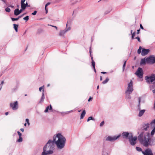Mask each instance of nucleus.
<instances>
[{
    "label": "nucleus",
    "instance_id": "bf43d9fd",
    "mask_svg": "<svg viewBox=\"0 0 155 155\" xmlns=\"http://www.w3.org/2000/svg\"><path fill=\"white\" fill-rule=\"evenodd\" d=\"M152 91L153 93H155V89L152 90Z\"/></svg>",
    "mask_w": 155,
    "mask_h": 155
},
{
    "label": "nucleus",
    "instance_id": "20e7f679",
    "mask_svg": "<svg viewBox=\"0 0 155 155\" xmlns=\"http://www.w3.org/2000/svg\"><path fill=\"white\" fill-rule=\"evenodd\" d=\"M133 91V82L131 80L130 82L128 84V87L126 91V94H130L132 93Z\"/></svg>",
    "mask_w": 155,
    "mask_h": 155
},
{
    "label": "nucleus",
    "instance_id": "0eeeda50",
    "mask_svg": "<svg viewBox=\"0 0 155 155\" xmlns=\"http://www.w3.org/2000/svg\"><path fill=\"white\" fill-rule=\"evenodd\" d=\"M146 61L147 63L152 64L155 62V57L153 56H150L146 58Z\"/></svg>",
    "mask_w": 155,
    "mask_h": 155
},
{
    "label": "nucleus",
    "instance_id": "5701e85b",
    "mask_svg": "<svg viewBox=\"0 0 155 155\" xmlns=\"http://www.w3.org/2000/svg\"><path fill=\"white\" fill-rule=\"evenodd\" d=\"M66 32V31L65 30L63 31H61L59 33V35L60 36H63Z\"/></svg>",
    "mask_w": 155,
    "mask_h": 155
},
{
    "label": "nucleus",
    "instance_id": "4468645a",
    "mask_svg": "<svg viewBox=\"0 0 155 155\" xmlns=\"http://www.w3.org/2000/svg\"><path fill=\"white\" fill-rule=\"evenodd\" d=\"M52 143V141L51 140H49L47 143H46V145L45 146L46 147H47L48 149H49L50 148L51 146Z\"/></svg>",
    "mask_w": 155,
    "mask_h": 155
},
{
    "label": "nucleus",
    "instance_id": "7ed1b4c3",
    "mask_svg": "<svg viewBox=\"0 0 155 155\" xmlns=\"http://www.w3.org/2000/svg\"><path fill=\"white\" fill-rule=\"evenodd\" d=\"M146 81L148 84H153L155 83V74H152L151 75L146 77Z\"/></svg>",
    "mask_w": 155,
    "mask_h": 155
},
{
    "label": "nucleus",
    "instance_id": "e433bc0d",
    "mask_svg": "<svg viewBox=\"0 0 155 155\" xmlns=\"http://www.w3.org/2000/svg\"><path fill=\"white\" fill-rule=\"evenodd\" d=\"M126 98L127 99H130L131 98V96L129 95V94H126Z\"/></svg>",
    "mask_w": 155,
    "mask_h": 155
},
{
    "label": "nucleus",
    "instance_id": "ea45409f",
    "mask_svg": "<svg viewBox=\"0 0 155 155\" xmlns=\"http://www.w3.org/2000/svg\"><path fill=\"white\" fill-rule=\"evenodd\" d=\"M37 13V11H35L34 12L31 13V15H36Z\"/></svg>",
    "mask_w": 155,
    "mask_h": 155
},
{
    "label": "nucleus",
    "instance_id": "864d4df0",
    "mask_svg": "<svg viewBox=\"0 0 155 155\" xmlns=\"http://www.w3.org/2000/svg\"><path fill=\"white\" fill-rule=\"evenodd\" d=\"M20 130L22 132H24V129L23 128H21L20 129Z\"/></svg>",
    "mask_w": 155,
    "mask_h": 155
},
{
    "label": "nucleus",
    "instance_id": "a19ab883",
    "mask_svg": "<svg viewBox=\"0 0 155 155\" xmlns=\"http://www.w3.org/2000/svg\"><path fill=\"white\" fill-rule=\"evenodd\" d=\"M135 32H134L132 34V38L133 39L134 38V37L135 36Z\"/></svg>",
    "mask_w": 155,
    "mask_h": 155
},
{
    "label": "nucleus",
    "instance_id": "6ab92c4d",
    "mask_svg": "<svg viewBox=\"0 0 155 155\" xmlns=\"http://www.w3.org/2000/svg\"><path fill=\"white\" fill-rule=\"evenodd\" d=\"M86 114V112L85 110H84L82 112V113H81V117L80 119H83L85 115Z\"/></svg>",
    "mask_w": 155,
    "mask_h": 155
},
{
    "label": "nucleus",
    "instance_id": "bb28decb",
    "mask_svg": "<svg viewBox=\"0 0 155 155\" xmlns=\"http://www.w3.org/2000/svg\"><path fill=\"white\" fill-rule=\"evenodd\" d=\"M109 79L108 78H106V79L102 83L104 84H105L108 81Z\"/></svg>",
    "mask_w": 155,
    "mask_h": 155
},
{
    "label": "nucleus",
    "instance_id": "774afa93",
    "mask_svg": "<svg viewBox=\"0 0 155 155\" xmlns=\"http://www.w3.org/2000/svg\"><path fill=\"white\" fill-rule=\"evenodd\" d=\"M99 88V85H98L97 86V89H98Z\"/></svg>",
    "mask_w": 155,
    "mask_h": 155
},
{
    "label": "nucleus",
    "instance_id": "f3484780",
    "mask_svg": "<svg viewBox=\"0 0 155 155\" xmlns=\"http://www.w3.org/2000/svg\"><path fill=\"white\" fill-rule=\"evenodd\" d=\"M145 111V110H140L138 116L139 117L142 116Z\"/></svg>",
    "mask_w": 155,
    "mask_h": 155
},
{
    "label": "nucleus",
    "instance_id": "f704fd0d",
    "mask_svg": "<svg viewBox=\"0 0 155 155\" xmlns=\"http://www.w3.org/2000/svg\"><path fill=\"white\" fill-rule=\"evenodd\" d=\"M23 19L26 21H27L29 19V17L28 16H27L23 18Z\"/></svg>",
    "mask_w": 155,
    "mask_h": 155
},
{
    "label": "nucleus",
    "instance_id": "5fc2aeb1",
    "mask_svg": "<svg viewBox=\"0 0 155 155\" xmlns=\"http://www.w3.org/2000/svg\"><path fill=\"white\" fill-rule=\"evenodd\" d=\"M22 10H23L22 9L20 10H19V14L21 13V12H22Z\"/></svg>",
    "mask_w": 155,
    "mask_h": 155
},
{
    "label": "nucleus",
    "instance_id": "4d7b16f0",
    "mask_svg": "<svg viewBox=\"0 0 155 155\" xmlns=\"http://www.w3.org/2000/svg\"><path fill=\"white\" fill-rule=\"evenodd\" d=\"M52 109V107L50 105V107H49V110H51Z\"/></svg>",
    "mask_w": 155,
    "mask_h": 155
},
{
    "label": "nucleus",
    "instance_id": "a18cd8bd",
    "mask_svg": "<svg viewBox=\"0 0 155 155\" xmlns=\"http://www.w3.org/2000/svg\"><path fill=\"white\" fill-rule=\"evenodd\" d=\"M138 40V41H139V42H140V37H139V36H137V38H136Z\"/></svg>",
    "mask_w": 155,
    "mask_h": 155
},
{
    "label": "nucleus",
    "instance_id": "49530a36",
    "mask_svg": "<svg viewBox=\"0 0 155 155\" xmlns=\"http://www.w3.org/2000/svg\"><path fill=\"white\" fill-rule=\"evenodd\" d=\"M140 101H141L140 98V97H139L138 98V102H139V104H140Z\"/></svg>",
    "mask_w": 155,
    "mask_h": 155
},
{
    "label": "nucleus",
    "instance_id": "412c9836",
    "mask_svg": "<svg viewBox=\"0 0 155 155\" xmlns=\"http://www.w3.org/2000/svg\"><path fill=\"white\" fill-rule=\"evenodd\" d=\"M14 14L15 15H18L19 14V9L18 8L14 10Z\"/></svg>",
    "mask_w": 155,
    "mask_h": 155
},
{
    "label": "nucleus",
    "instance_id": "052dcab7",
    "mask_svg": "<svg viewBox=\"0 0 155 155\" xmlns=\"http://www.w3.org/2000/svg\"><path fill=\"white\" fill-rule=\"evenodd\" d=\"M8 112H6V113H5V115H8Z\"/></svg>",
    "mask_w": 155,
    "mask_h": 155
},
{
    "label": "nucleus",
    "instance_id": "ddd939ff",
    "mask_svg": "<svg viewBox=\"0 0 155 155\" xmlns=\"http://www.w3.org/2000/svg\"><path fill=\"white\" fill-rule=\"evenodd\" d=\"M149 51V49H143L141 52V55L142 56H144L147 54Z\"/></svg>",
    "mask_w": 155,
    "mask_h": 155
},
{
    "label": "nucleus",
    "instance_id": "7c9ffc66",
    "mask_svg": "<svg viewBox=\"0 0 155 155\" xmlns=\"http://www.w3.org/2000/svg\"><path fill=\"white\" fill-rule=\"evenodd\" d=\"M94 119L93 118V117H89L87 120V121L88 122L90 120H94Z\"/></svg>",
    "mask_w": 155,
    "mask_h": 155
},
{
    "label": "nucleus",
    "instance_id": "9d476101",
    "mask_svg": "<svg viewBox=\"0 0 155 155\" xmlns=\"http://www.w3.org/2000/svg\"><path fill=\"white\" fill-rule=\"evenodd\" d=\"M48 149L45 147H44L43 148V151L41 155H47L49 154H51L53 153V151L52 150H49L46 151Z\"/></svg>",
    "mask_w": 155,
    "mask_h": 155
},
{
    "label": "nucleus",
    "instance_id": "a211bd4d",
    "mask_svg": "<svg viewBox=\"0 0 155 155\" xmlns=\"http://www.w3.org/2000/svg\"><path fill=\"white\" fill-rule=\"evenodd\" d=\"M146 63H147L146 61V58L142 59L140 61V64L141 65L144 64Z\"/></svg>",
    "mask_w": 155,
    "mask_h": 155
},
{
    "label": "nucleus",
    "instance_id": "aec40b11",
    "mask_svg": "<svg viewBox=\"0 0 155 155\" xmlns=\"http://www.w3.org/2000/svg\"><path fill=\"white\" fill-rule=\"evenodd\" d=\"M45 98V97L44 93V92H43L42 94V97H41V99L39 101V103H41V102H43Z\"/></svg>",
    "mask_w": 155,
    "mask_h": 155
},
{
    "label": "nucleus",
    "instance_id": "6e6d98bb",
    "mask_svg": "<svg viewBox=\"0 0 155 155\" xmlns=\"http://www.w3.org/2000/svg\"><path fill=\"white\" fill-rule=\"evenodd\" d=\"M45 9L46 11V13H47L48 12V10L47 9H46V7L45 6Z\"/></svg>",
    "mask_w": 155,
    "mask_h": 155
},
{
    "label": "nucleus",
    "instance_id": "2f4dec72",
    "mask_svg": "<svg viewBox=\"0 0 155 155\" xmlns=\"http://www.w3.org/2000/svg\"><path fill=\"white\" fill-rule=\"evenodd\" d=\"M5 10L6 12H10L11 11V10H10V8L8 7L6 8Z\"/></svg>",
    "mask_w": 155,
    "mask_h": 155
},
{
    "label": "nucleus",
    "instance_id": "473e14b6",
    "mask_svg": "<svg viewBox=\"0 0 155 155\" xmlns=\"http://www.w3.org/2000/svg\"><path fill=\"white\" fill-rule=\"evenodd\" d=\"M136 150L138 151H142V149L140 147H136Z\"/></svg>",
    "mask_w": 155,
    "mask_h": 155
},
{
    "label": "nucleus",
    "instance_id": "1a4fd4ad",
    "mask_svg": "<svg viewBox=\"0 0 155 155\" xmlns=\"http://www.w3.org/2000/svg\"><path fill=\"white\" fill-rule=\"evenodd\" d=\"M10 105L13 110H16L18 108V103L17 101L11 103Z\"/></svg>",
    "mask_w": 155,
    "mask_h": 155
},
{
    "label": "nucleus",
    "instance_id": "423d86ee",
    "mask_svg": "<svg viewBox=\"0 0 155 155\" xmlns=\"http://www.w3.org/2000/svg\"><path fill=\"white\" fill-rule=\"evenodd\" d=\"M128 139L130 144L134 146L136 143L137 140V137L136 136L133 137L132 134H130L129 136Z\"/></svg>",
    "mask_w": 155,
    "mask_h": 155
},
{
    "label": "nucleus",
    "instance_id": "e2e57ef3",
    "mask_svg": "<svg viewBox=\"0 0 155 155\" xmlns=\"http://www.w3.org/2000/svg\"><path fill=\"white\" fill-rule=\"evenodd\" d=\"M94 69V71L96 72V69L95 68V67H94V68H93Z\"/></svg>",
    "mask_w": 155,
    "mask_h": 155
},
{
    "label": "nucleus",
    "instance_id": "3c124183",
    "mask_svg": "<svg viewBox=\"0 0 155 155\" xmlns=\"http://www.w3.org/2000/svg\"><path fill=\"white\" fill-rule=\"evenodd\" d=\"M140 28H141L142 29H143V26H142V25H141V24H140Z\"/></svg>",
    "mask_w": 155,
    "mask_h": 155
},
{
    "label": "nucleus",
    "instance_id": "dca6fc26",
    "mask_svg": "<svg viewBox=\"0 0 155 155\" xmlns=\"http://www.w3.org/2000/svg\"><path fill=\"white\" fill-rule=\"evenodd\" d=\"M130 134H129L128 132H123L122 133V135L123 138L127 139L128 138Z\"/></svg>",
    "mask_w": 155,
    "mask_h": 155
},
{
    "label": "nucleus",
    "instance_id": "c03bdc74",
    "mask_svg": "<svg viewBox=\"0 0 155 155\" xmlns=\"http://www.w3.org/2000/svg\"><path fill=\"white\" fill-rule=\"evenodd\" d=\"M104 121H102L100 124V126H102L104 125Z\"/></svg>",
    "mask_w": 155,
    "mask_h": 155
},
{
    "label": "nucleus",
    "instance_id": "4c0bfd02",
    "mask_svg": "<svg viewBox=\"0 0 155 155\" xmlns=\"http://www.w3.org/2000/svg\"><path fill=\"white\" fill-rule=\"evenodd\" d=\"M49 108V106H48L47 107L46 109L45 110V113L47 112L48 111Z\"/></svg>",
    "mask_w": 155,
    "mask_h": 155
},
{
    "label": "nucleus",
    "instance_id": "2eb2a0df",
    "mask_svg": "<svg viewBox=\"0 0 155 155\" xmlns=\"http://www.w3.org/2000/svg\"><path fill=\"white\" fill-rule=\"evenodd\" d=\"M25 1L24 0H21V8L23 10H25L26 7L24 3Z\"/></svg>",
    "mask_w": 155,
    "mask_h": 155
},
{
    "label": "nucleus",
    "instance_id": "680f3d73",
    "mask_svg": "<svg viewBox=\"0 0 155 155\" xmlns=\"http://www.w3.org/2000/svg\"><path fill=\"white\" fill-rule=\"evenodd\" d=\"M3 83H4V81H2L1 82V84L2 85Z\"/></svg>",
    "mask_w": 155,
    "mask_h": 155
},
{
    "label": "nucleus",
    "instance_id": "37998d69",
    "mask_svg": "<svg viewBox=\"0 0 155 155\" xmlns=\"http://www.w3.org/2000/svg\"><path fill=\"white\" fill-rule=\"evenodd\" d=\"M126 61H125L124 62V63L123 64V69L124 70V68H125V67L126 66Z\"/></svg>",
    "mask_w": 155,
    "mask_h": 155
},
{
    "label": "nucleus",
    "instance_id": "58836bf2",
    "mask_svg": "<svg viewBox=\"0 0 155 155\" xmlns=\"http://www.w3.org/2000/svg\"><path fill=\"white\" fill-rule=\"evenodd\" d=\"M26 121L27 122V123L28 125V126H29L30 125V123L29 122V119H26Z\"/></svg>",
    "mask_w": 155,
    "mask_h": 155
},
{
    "label": "nucleus",
    "instance_id": "f257e3e1",
    "mask_svg": "<svg viewBox=\"0 0 155 155\" xmlns=\"http://www.w3.org/2000/svg\"><path fill=\"white\" fill-rule=\"evenodd\" d=\"M150 137L149 133L147 132L144 134L143 133L140 134L138 136V138L141 143L145 146L155 145V141L151 140Z\"/></svg>",
    "mask_w": 155,
    "mask_h": 155
},
{
    "label": "nucleus",
    "instance_id": "c85d7f7f",
    "mask_svg": "<svg viewBox=\"0 0 155 155\" xmlns=\"http://www.w3.org/2000/svg\"><path fill=\"white\" fill-rule=\"evenodd\" d=\"M42 89H43V92L44 93V86H42V87H40L39 88V91H41V90Z\"/></svg>",
    "mask_w": 155,
    "mask_h": 155
},
{
    "label": "nucleus",
    "instance_id": "69168bd1",
    "mask_svg": "<svg viewBox=\"0 0 155 155\" xmlns=\"http://www.w3.org/2000/svg\"><path fill=\"white\" fill-rule=\"evenodd\" d=\"M72 111H73V110H72L70 111H68V113H69V112H72Z\"/></svg>",
    "mask_w": 155,
    "mask_h": 155
},
{
    "label": "nucleus",
    "instance_id": "c756f323",
    "mask_svg": "<svg viewBox=\"0 0 155 155\" xmlns=\"http://www.w3.org/2000/svg\"><path fill=\"white\" fill-rule=\"evenodd\" d=\"M142 49H143L140 46L139 47V49L138 50V51H137V53L138 54H140V53L141 52V50Z\"/></svg>",
    "mask_w": 155,
    "mask_h": 155
},
{
    "label": "nucleus",
    "instance_id": "13d9d810",
    "mask_svg": "<svg viewBox=\"0 0 155 155\" xmlns=\"http://www.w3.org/2000/svg\"><path fill=\"white\" fill-rule=\"evenodd\" d=\"M101 73L102 74H105L106 73V72H101Z\"/></svg>",
    "mask_w": 155,
    "mask_h": 155
},
{
    "label": "nucleus",
    "instance_id": "8fccbe9b",
    "mask_svg": "<svg viewBox=\"0 0 155 155\" xmlns=\"http://www.w3.org/2000/svg\"><path fill=\"white\" fill-rule=\"evenodd\" d=\"M50 3H48L45 5V7L47 6L48 5H49L50 4Z\"/></svg>",
    "mask_w": 155,
    "mask_h": 155
},
{
    "label": "nucleus",
    "instance_id": "0e129e2a",
    "mask_svg": "<svg viewBox=\"0 0 155 155\" xmlns=\"http://www.w3.org/2000/svg\"><path fill=\"white\" fill-rule=\"evenodd\" d=\"M102 77L101 76L100 77V80L101 81H102Z\"/></svg>",
    "mask_w": 155,
    "mask_h": 155
},
{
    "label": "nucleus",
    "instance_id": "de8ad7c7",
    "mask_svg": "<svg viewBox=\"0 0 155 155\" xmlns=\"http://www.w3.org/2000/svg\"><path fill=\"white\" fill-rule=\"evenodd\" d=\"M92 98L91 97H90L89 98L88 100V101H90L91 100H92Z\"/></svg>",
    "mask_w": 155,
    "mask_h": 155
},
{
    "label": "nucleus",
    "instance_id": "338daca9",
    "mask_svg": "<svg viewBox=\"0 0 155 155\" xmlns=\"http://www.w3.org/2000/svg\"><path fill=\"white\" fill-rule=\"evenodd\" d=\"M50 84H48L47 85V86L48 87H49V86H50Z\"/></svg>",
    "mask_w": 155,
    "mask_h": 155
},
{
    "label": "nucleus",
    "instance_id": "c9c22d12",
    "mask_svg": "<svg viewBox=\"0 0 155 155\" xmlns=\"http://www.w3.org/2000/svg\"><path fill=\"white\" fill-rule=\"evenodd\" d=\"M20 18V17H18L17 18H11V19L12 21H15L18 20L19 18Z\"/></svg>",
    "mask_w": 155,
    "mask_h": 155
},
{
    "label": "nucleus",
    "instance_id": "09e8293b",
    "mask_svg": "<svg viewBox=\"0 0 155 155\" xmlns=\"http://www.w3.org/2000/svg\"><path fill=\"white\" fill-rule=\"evenodd\" d=\"M51 26L54 27V28H55L56 30H57V27L55 26H54V25H51Z\"/></svg>",
    "mask_w": 155,
    "mask_h": 155
},
{
    "label": "nucleus",
    "instance_id": "cd10ccee",
    "mask_svg": "<svg viewBox=\"0 0 155 155\" xmlns=\"http://www.w3.org/2000/svg\"><path fill=\"white\" fill-rule=\"evenodd\" d=\"M91 59L92 60V64L93 68L95 67V63L94 61L93 60V57H91Z\"/></svg>",
    "mask_w": 155,
    "mask_h": 155
},
{
    "label": "nucleus",
    "instance_id": "4be33fe9",
    "mask_svg": "<svg viewBox=\"0 0 155 155\" xmlns=\"http://www.w3.org/2000/svg\"><path fill=\"white\" fill-rule=\"evenodd\" d=\"M149 124H145L143 128V130L145 131H146L147 130V128H149Z\"/></svg>",
    "mask_w": 155,
    "mask_h": 155
},
{
    "label": "nucleus",
    "instance_id": "f8f14e48",
    "mask_svg": "<svg viewBox=\"0 0 155 155\" xmlns=\"http://www.w3.org/2000/svg\"><path fill=\"white\" fill-rule=\"evenodd\" d=\"M142 153L144 155H153L151 149H147L145 151H142Z\"/></svg>",
    "mask_w": 155,
    "mask_h": 155
},
{
    "label": "nucleus",
    "instance_id": "603ef678",
    "mask_svg": "<svg viewBox=\"0 0 155 155\" xmlns=\"http://www.w3.org/2000/svg\"><path fill=\"white\" fill-rule=\"evenodd\" d=\"M25 5L26 6V7H29V5H28V4L27 2L25 4Z\"/></svg>",
    "mask_w": 155,
    "mask_h": 155
},
{
    "label": "nucleus",
    "instance_id": "79ce46f5",
    "mask_svg": "<svg viewBox=\"0 0 155 155\" xmlns=\"http://www.w3.org/2000/svg\"><path fill=\"white\" fill-rule=\"evenodd\" d=\"M17 133L19 136V137H21V134L19 131H18Z\"/></svg>",
    "mask_w": 155,
    "mask_h": 155
},
{
    "label": "nucleus",
    "instance_id": "f03ea898",
    "mask_svg": "<svg viewBox=\"0 0 155 155\" xmlns=\"http://www.w3.org/2000/svg\"><path fill=\"white\" fill-rule=\"evenodd\" d=\"M66 141V138L61 134L58 133L54 136L53 142L59 149H62L64 147Z\"/></svg>",
    "mask_w": 155,
    "mask_h": 155
},
{
    "label": "nucleus",
    "instance_id": "72a5a7b5",
    "mask_svg": "<svg viewBox=\"0 0 155 155\" xmlns=\"http://www.w3.org/2000/svg\"><path fill=\"white\" fill-rule=\"evenodd\" d=\"M22 141V138L21 137H19V139L17 140V141L19 142H21Z\"/></svg>",
    "mask_w": 155,
    "mask_h": 155
},
{
    "label": "nucleus",
    "instance_id": "393cba45",
    "mask_svg": "<svg viewBox=\"0 0 155 155\" xmlns=\"http://www.w3.org/2000/svg\"><path fill=\"white\" fill-rule=\"evenodd\" d=\"M71 29V27H68L67 25V24L66 25V27L65 29V30L66 31V32L70 30Z\"/></svg>",
    "mask_w": 155,
    "mask_h": 155
},
{
    "label": "nucleus",
    "instance_id": "39448f33",
    "mask_svg": "<svg viewBox=\"0 0 155 155\" xmlns=\"http://www.w3.org/2000/svg\"><path fill=\"white\" fill-rule=\"evenodd\" d=\"M135 74L137 75L139 78H140L139 81H142V78L143 76V71L141 68H138L136 72L135 73Z\"/></svg>",
    "mask_w": 155,
    "mask_h": 155
},
{
    "label": "nucleus",
    "instance_id": "9b49d317",
    "mask_svg": "<svg viewBox=\"0 0 155 155\" xmlns=\"http://www.w3.org/2000/svg\"><path fill=\"white\" fill-rule=\"evenodd\" d=\"M151 126H154V128L151 132V135L153 136L154 135L155 133V119L153 120L150 123Z\"/></svg>",
    "mask_w": 155,
    "mask_h": 155
},
{
    "label": "nucleus",
    "instance_id": "a878e982",
    "mask_svg": "<svg viewBox=\"0 0 155 155\" xmlns=\"http://www.w3.org/2000/svg\"><path fill=\"white\" fill-rule=\"evenodd\" d=\"M153 84L150 85V90H152L155 88V83L154 84Z\"/></svg>",
    "mask_w": 155,
    "mask_h": 155
},
{
    "label": "nucleus",
    "instance_id": "b1692460",
    "mask_svg": "<svg viewBox=\"0 0 155 155\" xmlns=\"http://www.w3.org/2000/svg\"><path fill=\"white\" fill-rule=\"evenodd\" d=\"M13 25H14V29L16 32H17L18 31V25L15 24H14Z\"/></svg>",
    "mask_w": 155,
    "mask_h": 155
},
{
    "label": "nucleus",
    "instance_id": "6e6552de",
    "mask_svg": "<svg viewBox=\"0 0 155 155\" xmlns=\"http://www.w3.org/2000/svg\"><path fill=\"white\" fill-rule=\"evenodd\" d=\"M120 136V135H119L117 136H108L106 139L107 141H113L116 140Z\"/></svg>",
    "mask_w": 155,
    "mask_h": 155
}]
</instances>
